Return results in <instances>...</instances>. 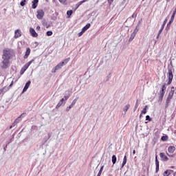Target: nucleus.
I'll list each match as a JSON object with an SVG mask.
<instances>
[{
	"instance_id": "nucleus-48",
	"label": "nucleus",
	"mask_w": 176,
	"mask_h": 176,
	"mask_svg": "<svg viewBox=\"0 0 176 176\" xmlns=\"http://www.w3.org/2000/svg\"><path fill=\"white\" fill-rule=\"evenodd\" d=\"M38 2H39V0H33L32 1V3H37L38 4Z\"/></svg>"
},
{
	"instance_id": "nucleus-45",
	"label": "nucleus",
	"mask_w": 176,
	"mask_h": 176,
	"mask_svg": "<svg viewBox=\"0 0 176 176\" xmlns=\"http://www.w3.org/2000/svg\"><path fill=\"white\" fill-rule=\"evenodd\" d=\"M142 113H144L145 115V113H146V108H144L142 110Z\"/></svg>"
},
{
	"instance_id": "nucleus-11",
	"label": "nucleus",
	"mask_w": 176,
	"mask_h": 176,
	"mask_svg": "<svg viewBox=\"0 0 176 176\" xmlns=\"http://www.w3.org/2000/svg\"><path fill=\"white\" fill-rule=\"evenodd\" d=\"M30 54H31V49H30V47H27L25 54L23 56V58H25V59L28 58V56H30Z\"/></svg>"
},
{
	"instance_id": "nucleus-53",
	"label": "nucleus",
	"mask_w": 176,
	"mask_h": 176,
	"mask_svg": "<svg viewBox=\"0 0 176 176\" xmlns=\"http://www.w3.org/2000/svg\"><path fill=\"white\" fill-rule=\"evenodd\" d=\"M167 155L169 156V157H174L173 155H169L168 153H167Z\"/></svg>"
},
{
	"instance_id": "nucleus-61",
	"label": "nucleus",
	"mask_w": 176,
	"mask_h": 176,
	"mask_svg": "<svg viewBox=\"0 0 176 176\" xmlns=\"http://www.w3.org/2000/svg\"><path fill=\"white\" fill-rule=\"evenodd\" d=\"M170 168H175V166H170Z\"/></svg>"
},
{
	"instance_id": "nucleus-29",
	"label": "nucleus",
	"mask_w": 176,
	"mask_h": 176,
	"mask_svg": "<svg viewBox=\"0 0 176 176\" xmlns=\"http://www.w3.org/2000/svg\"><path fill=\"white\" fill-rule=\"evenodd\" d=\"M164 90H166V84L162 85V90H161L160 93H166V91H164Z\"/></svg>"
},
{
	"instance_id": "nucleus-58",
	"label": "nucleus",
	"mask_w": 176,
	"mask_h": 176,
	"mask_svg": "<svg viewBox=\"0 0 176 176\" xmlns=\"http://www.w3.org/2000/svg\"><path fill=\"white\" fill-rule=\"evenodd\" d=\"M173 176H176V172L174 173Z\"/></svg>"
},
{
	"instance_id": "nucleus-21",
	"label": "nucleus",
	"mask_w": 176,
	"mask_h": 176,
	"mask_svg": "<svg viewBox=\"0 0 176 176\" xmlns=\"http://www.w3.org/2000/svg\"><path fill=\"white\" fill-rule=\"evenodd\" d=\"M85 2H87V0H82V1L77 3L76 5V9H78V8H79V6H80V5H82V3H85Z\"/></svg>"
},
{
	"instance_id": "nucleus-57",
	"label": "nucleus",
	"mask_w": 176,
	"mask_h": 176,
	"mask_svg": "<svg viewBox=\"0 0 176 176\" xmlns=\"http://www.w3.org/2000/svg\"><path fill=\"white\" fill-rule=\"evenodd\" d=\"M144 108H146V109H147V108H148V105H146V106L144 107Z\"/></svg>"
},
{
	"instance_id": "nucleus-46",
	"label": "nucleus",
	"mask_w": 176,
	"mask_h": 176,
	"mask_svg": "<svg viewBox=\"0 0 176 176\" xmlns=\"http://www.w3.org/2000/svg\"><path fill=\"white\" fill-rule=\"evenodd\" d=\"M83 34H85V32H83L82 29V31L78 33V36H82V35H83Z\"/></svg>"
},
{
	"instance_id": "nucleus-34",
	"label": "nucleus",
	"mask_w": 176,
	"mask_h": 176,
	"mask_svg": "<svg viewBox=\"0 0 176 176\" xmlns=\"http://www.w3.org/2000/svg\"><path fill=\"white\" fill-rule=\"evenodd\" d=\"M72 13H74V11H72V10H68V11L67 12V16H69V17L70 16H72Z\"/></svg>"
},
{
	"instance_id": "nucleus-4",
	"label": "nucleus",
	"mask_w": 176,
	"mask_h": 176,
	"mask_svg": "<svg viewBox=\"0 0 176 176\" xmlns=\"http://www.w3.org/2000/svg\"><path fill=\"white\" fill-rule=\"evenodd\" d=\"M44 16H45V12L43 11V10H37L36 18L38 20H42V19H43Z\"/></svg>"
},
{
	"instance_id": "nucleus-2",
	"label": "nucleus",
	"mask_w": 176,
	"mask_h": 176,
	"mask_svg": "<svg viewBox=\"0 0 176 176\" xmlns=\"http://www.w3.org/2000/svg\"><path fill=\"white\" fill-rule=\"evenodd\" d=\"M69 60H71V58H67L65 60H63V62H60L56 66H55L57 71H58V69H61V68H63V67H64V65H67V64H68V63H69Z\"/></svg>"
},
{
	"instance_id": "nucleus-27",
	"label": "nucleus",
	"mask_w": 176,
	"mask_h": 176,
	"mask_svg": "<svg viewBox=\"0 0 176 176\" xmlns=\"http://www.w3.org/2000/svg\"><path fill=\"white\" fill-rule=\"evenodd\" d=\"M1 90V91L3 93V94H5V93H6V91H8V89L6 87H4Z\"/></svg>"
},
{
	"instance_id": "nucleus-60",
	"label": "nucleus",
	"mask_w": 176,
	"mask_h": 176,
	"mask_svg": "<svg viewBox=\"0 0 176 176\" xmlns=\"http://www.w3.org/2000/svg\"><path fill=\"white\" fill-rule=\"evenodd\" d=\"M142 116V113H141V114L140 115V118H141Z\"/></svg>"
},
{
	"instance_id": "nucleus-31",
	"label": "nucleus",
	"mask_w": 176,
	"mask_h": 176,
	"mask_svg": "<svg viewBox=\"0 0 176 176\" xmlns=\"http://www.w3.org/2000/svg\"><path fill=\"white\" fill-rule=\"evenodd\" d=\"M25 2H27V0H22L20 3L21 6H25Z\"/></svg>"
},
{
	"instance_id": "nucleus-14",
	"label": "nucleus",
	"mask_w": 176,
	"mask_h": 176,
	"mask_svg": "<svg viewBox=\"0 0 176 176\" xmlns=\"http://www.w3.org/2000/svg\"><path fill=\"white\" fill-rule=\"evenodd\" d=\"M155 173H159V160H157V155H155Z\"/></svg>"
},
{
	"instance_id": "nucleus-52",
	"label": "nucleus",
	"mask_w": 176,
	"mask_h": 176,
	"mask_svg": "<svg viewBox=\"0 0 176 176\" xmlns=\"http://www.w3.org/2000/svg\"><path fill=\"white\" fill-rule=\"evenodd\" d=\"M109 3H112L113 2V0H108Z\"/></svg>"
},
{
	"instance_id": "nucleus-6",
	"label": "nucleus",
	"mask_w": 176,
	"mask_h": 176,
	"mask_svg": "<svg viewBox=\"0 0 176 176\" xmlns=\"http://www.w3.org/2000/svg\"><path fill=\"white\" fill-rule=\"evenodd\" d=\"M173 96H174V87H171V90L168 94V98L166 100H171L173 98Z\"/></svg>"
},
{
	"instance_id": "nucleus-32",
	"label": "nucleus",
	"mask_w": 176,
	"mask_h": 176,
	"mask_svg": "<svg viewBox=\"0 0 176 176\" xmlns=\"http://www.w3.org/2000/svg\"><path fill=\"white\" fill-rule=\"evenodd\" d=\"M170 101H171V100H170L169 99H166V104H165V107L166 108H168V105L170 104Z\"/></svg>"
},
{
	"instance_id": "nucleus-30",
	"label": "nucleus",
	"mask_w": 176,
	"mask_h": 176,
	"mask_svg": "<svg viewBox=\"0 0 176 176\" xmlns=\"http://www.w3.org/2000/svg\"><path fill=\"white\" fill-rule=\"evenodd\" d=\"M36 8H38V4L36 3H32V8L36 9Z\"/></svg>"
},
{
	"instance_id": "nucleus-47",
	"label": "nucleus",
	"mask_w": 176,
	"mask_h": 176,
	"mask_svg": "<svg viewBox=\"0 0 176 176\" xmlns=\"http://www.w3.org/2000/svg\"><path fill=\"white\" fill-rule=\"evenodd\" d=\"M137 32H138V28H137V27H136V28L135 29V30L133 31V33L136 35Z\"/></svg>"
},
{
	"instance_id": "nucleus-33",
	"label": "nucleus",
	"mask_w": 176,
	"mask_h": 176,
	"mask_svg": "<svg viewBox=\"0 0 176 176\" xmlns=\"http://www.w3.org/2000/svg\"><path fill=\"white\" fill-rule=\"evenodd\" d=\"M74 107L72 104H70L69 107L66 108V112H69V110L72 109Z\"/></svg>"
},
{
	"instance_id": "nucleus-19",
	"label": "nucleus",
	"mask_w": 176,
	"mask_h": 176,
	"mask_svg": "<svg viewBox=\"0 0 176 176\" xmlns=\"http://www.w3.org/2000/svg\"><path fill=\"white\" fill-rule=\"evenodd\" d=\"M126 163H127V157L126 155H124L121 168H123V167H124V166L126 165Z\"/></svg>"
},
{
	"instance_id": "nucleus-38",
	"label": "nucleus",
	"mask_w": 176,
	"mask_h": 176,
	"mask_svg": "<svg viewBox=\"0 0 176 176\" xmlns=\"http://www.w3.org/2000/svg\"><path fill=\"white\" fill-rule=\"evenodd\" d=\"M52 35H53V32H52V31H47V36H52Z\"/></svg>"
},
{
	"instance_id": "nucleus-7",
	"label": "nucleus",
	"mask_w": 176,
	"mask_h": 176,
	"mask_svg": "<svg viewBox=\"0 0 176 176\" xmlns=\"http://www.w3.org/2000/svg\"><path fill=\"white\" fill-rule=\"evenodd\" d=\"M30 32L32 36H33V38H37L38 33H36V32L35 31V30L34 28H31L30 29Z\"/></svg>"
},
{
	"instance_id": "nucleus-25",
	"label": "nucleus",
	"mask_w": 176,
	"mask_h": 176,
	"mask_svg": "<svg viewBox=\"0 0 176 176\" xmlns=\"http://www.w3.org/2000/svg\"><path fill=\"white\" fill-rule=\"evenodd\" d=\"M70 96H71V94H69V93L65 94L64 96V98H63L65 101H67V100H68Z\"/></svg>"
},
{
	"instance_id": "nucleus-3",
	"label": "nucleus",
	"mask_w": 176,
	"mask_h": 176,
	"mask_svg": "<svg viewBox=\"0 0 176 176\" xmlns=\"http://www.w3.org/2000/svg\"><path fill=\"white\" fill-rule=\"evenodd\" d=\"M167 76L168 78V85H171V82H173V78H174V76L173 75V69L170 68L168 69Z\"/></svg>"
},
{
	"instance_id": "nucleus-49",
	"label": "nucleus",
	"mask_w": 176,
	"mask_h": 176,
	"mask_svg": "<svg viewBox=\"0 0 176 176\" xmlns=\"http://www.w3.org/2000/svg\"><path fill=\"white\" fill-rule=\"evenodd\" d=\"M36 30L38 31H41V26H39V25L36 26Z\"/></svg>"
},
{
	"instance_id": "nucleus-54",
	"label": "nucleus",
	"mask_w": 176,
	"mask_h": 176,
	"mask_svg": "<svg viewBox=\"0 0 176 176\" xmlns=\"http://www.w3.org/2000/svg\"><path fill=\"white\" fill-rule=\"evenodd\" d=\"M2 94H3L2 91H1V89H0V96H2Z\"/></svg>"
},
{
	"instance_id": "nucleus-5",
	"label": "nucleus",
	"mask_w": 176,
	"mask_h": 176,
	"mask_svg": "<svg viewBox=\"0 0 176 176\" xmlns=\"http://www.w3.org/2000/svg\"><path fill=\"white\" fill-rule=\"evenodd\" d=\"M160 157H161L162 162H168V157H167V155H165L164 153H160Z\"/></svg>"
},
{
	"instance_id": "nucleus-18",
	"label": "nucleus",
	"mask_w": 176,
	"mask_h": 176,
	"mask_svg": "<svg viewBox=\"0 0 176 176\" xmlns=\"http://www.w3.org/2000/svg\"><path fill=\"white\" fill-rule=\"evenodd\" d=\"M164 94L165 93L160 92L159 99H158L159 102H162L163 101V98L164 97Z\"/></svg>"
},
{
	"instance_id": "nucleus-42",
	"label": "nucleus",
	"mask_w": 176,
	"mask_h": 176,
	"mask_svg": "<svg viewBox=\"0 0 176 176\" xmlns=\"http://www.w3.org/2000/svg\"><path fill=\"white\" fill-rule=\"evenodd\" d=\"M135 17H137V13H135V12H134L133 14H132V16H131V18H129V19H135Z\"/></svg>"
},
{
	"instance_id": "nucleus-8",
	"label": "nucleus",
	"mask_w": 176,
	"mask_h": 176,
	"mask_svg": "<svg viewBox=\"0 0 176 176\" xmlns=\"http://www.w3.org/2000/svg\"><path fill=\"white\" fill-rule=\"evenodd\" d=\"M14 34L15 35L14 38H15V39H17V38H20V36H21V30L17 29L16 30H15Z\"/></svg>"
},
{
	"instance_id": "nucleus-36",
	"label": "nucleus",
	"mask_w": 176,
	"mask_h": 176,
	"mask_svg": "<svg viewBox=\"0 0 176 176\" xmlns=\"http://www.w3.org/2000/svg\"><path fill=\"white\" fill-rule=\"evenodd\" d=\"M161 140H162V141H167V140H168V136H162V137L161 138Z\"/></svg>"
},
{
	"instance_id": "nucleus-10",
	"label": "nucleus",
	"mask_w": 176,
	"mask_h": 176,
	"mask_svg": "<svg viewBox=\"0 0 176 176\" xmlns=\"http://www.w3.org/2000/svg\"><path fill=\"white\" fill-rule=\"evenodd\" d=\"M24 116H25V113H23L22 114H21L15 120V123L17 124V123H19L20 122V120H21L22 118H24Z\"/></svg>"
},
{
	"instance_id": "nucleus-13",
	"label": "nucleus",
	"mask_w": 176,
	"mask_h": 176,
	"mask_svg": "<svg viewBox=\"0 0 176 176\" xmlns=\"http://www.w3.org/2000/svg\"><path fill=\"white\" fill-rule=\"evenodd\" d=\"M167 19H166L163 23V24L162 25L161 29L159 30V35H160V34H162V32H163V30H164V26L166 25V24L167 23Z\"/></svg>"
},
{
	"instance_id": "nucleus-37",
	"label": "nucleus",
	"mask_w": 176,
	"mask_h": 176,
	"mask_svg": "<svg viewBox=\"0 0 176 176\" xmlns=\"http://www.w3.org/2000/svg\"><path fill=\"white\" fill-rule=\"evenodd\" d=\"M76 101H78V98H76V99H74V100L72 101V104H71L72 107H74V105H75V104H76Z\"/></svg>"
},
{
	"instance_id": "nucleus-23",
	"label": "nucleus",
	"mask_w": 176,
	"mask_h": 176,
	"mask_svg": "<svg viewBox=\"0 0 176 176\" xmlns=\"http://www.w3.org/2000/svg\"><path fill=\"white\" fill-rule=\"evenodd\" d=\"M139 104H140L139 100H137L136 102H135V107H134V109H133V112H135V111H137V109L138 108Z\"/></svg>"
},
{
	"instance_id": "nucleus-9",
	"label": "nucleus",
	"mask_w": 176,
	"mask_h": 176,
	"mask_svg": "<svg viewBox=\"0 0 176 176\" xmlns=\"http://www.w3.org/2000/svg\"><path fill=\"white\" fill-rule=\"evenodd\" d=\"M65 102H66L64 98H62V99L59 101V102L57 104L56 108L57 109H58V108H60V107H61V105H63V104H65Z\"/></svg>"
},
{
	"instance_id": "nucleus-56",
	"label": "nucleus",
	"mask_w": 176,
	"mask_h": 176,
	"mask_svg": "<svg viewBox=\"0 0 176 176\" xmlns=\"http://www.w3.org/2000/svg\"><path fill=\"white\" fill-rule=\"evenodd\" d=\"M133 155H135V150L133 151Z\"/></svg>"
},
{
	"instance_id": "nucleus-62",
	"label": "nucleus",
	"mask_w": 176,
	"mask_h": 176,
	"mask_svg": "<svg viewBox=\"0 0 176 176\" xmlns=\"http://www.w3.org/2000/svg\"><path fill=\"white\" fill-rule=\"evenodd\" d=\"M166 2H170V1H171V0H166Z\"/></svg>"
},
{
	"instance_id": "nucleus-15",
	"label": "nucleus",
	"mask_w": 176,
	"mask_h": 176,
	"mask_svg": "<svg viewBox=\"0 0 176 176\" xmlns=\"http://www.w3.org/2000/svg\"><path fill=\"white\" fill-rule=\"evenodd\" d=\"M31 85V81H28L25 85V87L23 89V93H25V91H26L27 90H28V87H30Z\"/></svg>"
},
{
	"instance_id": "nucleus-16",
	"label": "nucleus",
	"mask_w": 176,
	"mask_h": 176,
	"mask_svg": "<svg viewBox=\"0 0 176 176\" xmlns=\"http://www.w3.org/2000/svg\"><path fill=\"white\" fill-rule=\"evenodd\" d=\"M173 173H174V170H166L164 172V176L170 175V174H173Z\"/></svg>"
},
{
	"instance_id": "nucleus-44",
	"label": "nucleus",
	"mask_w": 176,
	"mask_h": 176,
	"mask_svg": "<svg viewBox=\"0 0 176 176\" xmlns=\"http://www.w3.org/2000/svg\"><path fill=\"white\" fill-rule=\"evenodd\" d=\"M16 124H17L16 123V122L15 121H14V122L12 124V125L10 126V129H12V127H14V126H16Z\"/></svg>"
},
{
	"instance_id": "nucleus-1",
	"label": "nucleus",
	"mask_w": 176,
	"mask_h": 176,
	"mask_svg": "<svg viewBox=\"0 0 176 176\" xmlns=\"http://www.w3.org/2000/svg\"><path fill=\"white\" fill-rule=\"evenodd\" d=\"M2 60L0 64L1 68L3 69L9 68V64H10V50H4L3 51Z\"/></svg>"
},
{
	"instance_id": "nucleus-22",
	"label": "nucleus",
	"mask_w": 176,
	"mask_h": 176,
	"mask_svg": "<svg viewBox=\"0 0 176 176\" xmlns=\"http://www.w3.org/2000/svg\"><path fill=\"white\" fill-rule=\"evenodd\" d=\"M129 109H130V104H126V105L123 108V111L124 112V113H126V112H127V111H129Z\"/></svg>"
},
{
	"instance_id": "nucleus-55",
	"label": "nucleus",
	"mask_w": 176,
	"mask_h": 176,
	"mask_svg": "<svg viewBox=\"0 0 176 176\" xmlns=\"http://www.w3.org/2000/svg\"><path fill=\"white\" fill-rule=\"evenodd\" d=\"M159 36H160V34H159V32H158V34L157 36V39H159Z\"/></svg>"
},
{
	"instance_id": "nucleus-39",
	"label": "nucleus",
	"mask_w": 176,
	"mask_h": 176,
	"mask_svg": "<svg viewBox=\"0 0 176 176\" xmlns=\"http://www.w3.org/2000/svg\"><path fill=\"white\" fill-rule=\"evenodd\" d=\"M59 2L63 3V5H67V0H59Z\"/></svg>"
},
{
	"instance_id": "nucleus-64",
	"label": "nucleus",
	"mask_w": 176,
	"mask_h": 176,
	"mask_svg": "<svg viewBox=\"0 0 176 176\" xmlns=\"http://www.w3.org/2000/svg\"><path fill=\"white\" fill-rule=\"evenodd\" d=\"M159 1H162V0H159Z\"/></svg>"
},
{
	"instance_id": "nucleus-35",
	"label": "nucleus",
	"mask_w": 176,
	"mask_h": 176,
	"mask_svg": "<svg viewBox=\"0 0 176 176\" xmlns=\"http://www.w3.org/2000/svg\"><path fill=\"white\" fill-rule=\"evenodd\" d=\"M50 137H52V135H50V133H49L47 136H45V142H47V140H49V138H50Z\"/></svg>"
},
{
	"instance_id": "nucleus-40",
	"label": "nucleus",
	"mask_w": 176,
	"mask_h": 176,
	"mask_svg": "<svg viewBox=\"0 0 176 176\" xmlns=\"http://www.w3.org/2000/svg\"><path fill=\"white\" fill-rule=\"evenodd\" d=\"M25 71H27L25 68L22 67L20 72L21 75H23V74H24V72H25Z\"/></svg>"
},
{
	"instance_id": "nucleus-41",
	"label": "nucleus",
	"mask_w": 176,
	"mask_h": 176,
	"mask_svg": "<svg viewBox=\"0 0 176 176\" xmlns=\"http://www.w3.org/2000/svg\"><path fill=\"white\" fill-rule=\"evenodd\" d=\"M146 120H148V122H152V118H151V116H146Z\"/></svg>"
},
{
	"instance_id": "nucleus-43",
	"label": "nucleus",
	"mask_w": 176,
	"mask_h": 176,
	"mask_svg": "<svg viewBox=\"0 0 176 176\" xmlns=\"http://www.w3.org/2000/svg\"><path fill=\"white\" fill-rule=\"evenodd\" d=\"M56 71H57V69H56V67H54L52 69V74H56Z\"/></svg>"
},
{
	"instance_id": "nucleus-20",
	"label": "nucleus",
	"mask_w": 176,
	"mask_h": 176,
	"mask_svg": "<svg viewBox=\"0 0 176 176\" xmlns=\"http://www.w3.org/2000/svg\"><path fill=\"white\" fill-rule=\"evenodd\" d=\"M90 23H87L84 28H82V30L84 32H86L90 28Z\"/></svg>"
},
{
	"instance_id": "nucleus-59",
	"label": "nucleus",
	"mask_w": 176,
	"mask_h": 176,
	"mask_svg": "<svg viewBox=\"0 0 176 176\" xmlns=\"http://www.w3.org/2000/svg\"><path fill=\"white\" fill-rule=\"evenodd\" d=\"M12 85H13V82H12V83L10 85V87H12Z\"/></svg>"
},
{
	"instance_id": "nucleus-28",
	"label": "nucleus",
	"mask_w": 176,
	"mask_h": 176,
	"mask_svg": "<svg viewBox=\"0 0 176 176\" xmlns=\"http://www.w3.org/2000/svg\"><path fill=\"white\" fill-rule=\"evenodd\" d=\"M134 38H135V33H132L131 35V37L129 38V41L131 42V41H133V39H134Z\"/></svg>"
},
{
	"instance_id": "nucleus-51",
	"label": "nucleus",
	"mask_w": 176,
	"mask_h": 176,
	"mask_svg": "<svg viewBox=\"0 0 176 176\" xmlns=\"http://www.w3.org/2000/svg\"><path fill=\"white\" fill-rule=\"evenodd\" d=\"M102 170H104V166H102L100 168V169L99 171H100V172L102 173Z\"/></svg>"
},
{
	"instance_id": "nucleus-17",
	"label": "nucleus",
	"mask_w": 176,
	"mask_h": 176,
	"mask_svg": "<svg viewBox=\"0 0 176 176\" xmlns=\"http://www.w3.org/2000/svg\"><path fill=\"white\" fill-rule=\"evenodd\" d=\"M168 152L169 153H173V152H175V146H170L168 148Z\"/></svg>"
},
{
	"instance_id": "nucleus-50",
	"label": "nucleus",
	"mask_w": 176,
	"mask_h": 176,
	"mask_svg": "<svg viewBox=\"0 0 176 176\" xmlns=\"http://www.w3.org/2000/svg\"><path fill=\"white\" fill-rule=\"evenodd\" d=\"M101 174H102V172L100 171L98 172L97 176H101Z\"/></svg>"
},
{
	"instance_id": "nucleus-24",
	"label": "nucleus",
	"mask_w": 176,
	"mask_h": 176,
	"mask_svg": "<svg viewBox=\"0 0 176 176\" xmlns=\"http://www.w3.org/2000/svg\"><path fill=\"white\" fill-rule=\"evenodd\" d=\"M118 160V159L116 158V155H113L112 156V159H111V161H112L113 164H116V160Z\"/></svg>"
},
{
	"instance_id": "nucleus-26",
	"label": "nucleus",
	"mask_w": 176,
	"mask_h": 176,
	"mask_svg": "<svg viewBox=\"0 0 176 176\" xmlns=\"http://www.w3.org/2000/svg\"><path fill=\"white\" fill-rule=\"evenodd\" d=\"M173 21H174L173 19H170L169 22L167 23V25H166V29L168 30L171 25V23H173Z\"/></svg>"
},
{
	"instance_id": "nucleus-12",
	"label": "nucleus",
	"mask_w": 176,
	"mask_h": 176,
	"mask_svg": "<svg viewBox=\"0 0 176 176\" xmlns=\"http://www.w3.org/2000/svg\"><path fill=\"white\" fill-rule=\"evenodd\" d=\"M34 60L32 59L30 61L24 65L23 67L25 69H28V67L34 63Z\"/></svg>"
},
{
	"instance_id": "nucleus-63",
	"label": "nucleus",
	"mask_w": 176,
	"mask_h": 176,
	"mask_svg": "<svg viewBox=\"0 0 176 176\" xmlns=\"http://www.w3.org/2000/svg\"><path fill=\"white\" fill-rule=\"evenodd\" d=\"M142 176H145V175H142Z\"/></svg>"
}]
</instances>
